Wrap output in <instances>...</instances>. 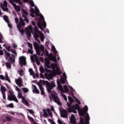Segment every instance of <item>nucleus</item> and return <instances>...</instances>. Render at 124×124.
<instances>
[{
  "mask_svg": "<svg viewBox=\"0 0 124 124\" xmlns=\"http://www.w3.org/2000/svg\"><path fill=\"white\" fill-rule=\"evenodd\" d=\"M14 0L15 1V2L20 4V5H22V3H21V1H20V0ZM23 1L24 2H28V1H29L31 6L30 9V11L31 12L30 15L31 17L33 18V17H34V14L36 15V16H39L40 19L37 20V25L38 28H39V29H40V30L43 31L42 27H44V28L46 29V22H45V20H44V17L43 16H42V15L39 12V10L38 9L37 7L34 5V3L32 0H23Z\"/></svg>",
  "mask_w": 124,
  "mask_h": 124,
  "instance_id": "obj_1",
  "label": "nucleus"
},
{
  "mask_svg": "<svg viewBox=\"0 0 124 124\" xmlns=\"http://www.w3.org/2000/svg\"><path fill=\"white\" fill-rule=\"evenodd\" d=\"M67 105L68 107V111L70 113H72L73 112L75 114H76V113H77L76 110H78L79 116H84L85 119L83 118H80V123L78 124H90V115H89V113L87 112L89 109L88 106H85L82 109L80 108L79 105L77 104H76L75 105L70 106V104L67 102Z\"/></svg>",
  "mask_w": 124,
  "mask_h": 124,
  "instance_id": "obj_2",
  "label": "nucleus"
},
{
  "mask_svg": "<svg viewBox=\"0 0 124 124\" xmlns=\"http://www.w3.org/2000/svg\"><path fill=\"white\" fill-rule=\"evenodd\" d=\"M50 61L48 59H46L45 62V68L46 73L45 74V76L47 78H51L53 76L59 75L61 74L59 65L57 63H51L50 66Z\"/></svg>",
  "mask_w": 124,
  "mask_h": 124,
  "instance_id": "obj_3",
  "label": "nucleus"
},
{
  "mask_svg": "<svg viewBox=\"0 0 124 124\" xmlns=\"http://www.w3.org/2000/svg\"><path fill=\"white\" fill-rule=\"evenodd\" d=\"M40 83L41 84H44V85H46V87L47 89V91L49 93V96L50 99H53L54 102H56L58 105H61V102L60 101V100H59V98L58 97V96L55 94V93H52L51 91V90L53 89V88H55L56 87V84L54 82L49 83V82L47 81H45L44 80H40Z\"/></svg>",
  "mask_w": 124,
  "mask_h": 124,
  "instance_id": "obj_4",
  "label": "nucleus"
},
{
  "mask_svg": "<svg viewBox=\"0 0 124 124\" xmlns=\"http://www.w3.org/2000/svg\"><path fill=\"white\" fill-rule=\"evenodd\" d=\"M34 38H35V40L37 41V42H40V40L43 42L44 41V34L42 33L38 29L37 27L35 26V28L34 30V32L33 33ZM40 39V40H39Z\"/></svg>",
  "mask_w": 124,
  "mask_h": 124,
  "instance_id": "obj_5",
  "label": "nucleus"
},
{
  "mask_svg": "<svg viewBox=\"0 0 124 124\" xmlns=\"http://www.w3.org/2000/svg\"><path fill=\"white\" fill-rule=\"evenodd\" d=\"M51 48L54 54V56L51 53L49 54V52H48V51L47 50H45L46 55V56H47L50 61H52V62H57L56 57L59 56L58 51H57V50H56V48L55 47V46L54 45H52L51 46Z\"/></svg>",
  "mask_w": 124,
  "mask_h": 124,
  "instance_id": "obj_6",
  "label": "nucleus"
},
{
  "mask_svg": "<svg viewBox=\"0 0 124 124\" xmlns=\"http://www.w3.org/2000/svg\"><path fill=\"white\" fill-rule=\"evenodd\" d=\"M16 92H18L17 97L18 98L21 99L22 103L25 104L27 106H29V102L26 99V97L22 94V93L20 92L21 90H20L18 87H16Z\"/></svg>",
  "mask_w": 124,
  "mask_h": 124,
  "instance_id": "obj_7",
  "label": "nucleus"
},
{
  "mask_svg": "<svg viewBox=\"0 0 124 124\" xmlns=\"http://www.w3.org/2000/svg\"><path fill=\"white\" fill-rule=\"evenodd\" d=\"M15 22L16 24L18 30H19V31L21 32V34L23 35V33H24V30L22 29V27H24V26H25V22H24L22 18H20V21L18 22H19V19L16 17L15 18Z\"/></svg>",
  "mask_w": 124,
  "mask_h": 124,
  "instance_id": "obj_8",
  "label": "nucleus"
},
{
  "mask_svg": "<svg viewBox=\"0 0 124 124\" xmlns=\"http://www.w3.org/2000/svg\"><path fill=\"white\" fill-rule=\"evenodd\" d=\"M34 46L37 55H39L41 54V56H43V55H44V46L43 45L39 46L37 43H34Z\"/></svg>",
  "mask_w": 124,
  "mask_h": 124,
  "instance_id": "obj_9",
  "label": "nucleus"
},
{
  "mask_svg": "<svg viewBox=\"0 0 124 124\" xmlns=\"http://www.w3.org/2000/svg\"><path fill=\"white\" fill-rule=\"evenodd\" d=\"M9 93H10V94L8 95V100H10V101H15L16 103L19 102V100L17 99L16 95L14 94L13 91L11 90H9Z\"/></svg>",
  "mask_w": 124,
  "mask_h": 124,
  "instance_id": "obj_10",
  "label": "nucleus"
},
{
  "mask_svg": "<svg viewBox=\"0 0 124 124\" xmlns=\"http://www.w3.org/2000/svg\"><path fill=\"white\" fill-rule=\"evenodd\" d=\"M57 86L58 89L62 93H67L68 92V88L66 85H64L63 88L62 85H61V83L57 80Z\"/></svg>",
  "mask_w": 124,
  "mask_h": 124,
  "instance_id": "obj_11",
  "label": "nucleus"
},
{
  "mask_svg": "<svg viewBox=\"0 0 124 124\" xmlns=\"http://www.w3.org/2000/svg\"><path fill=\"white\" fill-rule=\"evenodd\" d=\"M5 52V58L6 60L9 59V62H15V56L13 55L12 57H10V53L7 52L5 49H4Z\"/></svg>",
  "mask_w": 124,
  "mask_h": 124,
  "instance_id": "obj_12",
  "label": "nucleus"
},
{
  "mask_svg": "<svg viewBox=\"0 0 124 124\" xmlns=\"http://www.w3.org/2000/svg\"><path fill=\"white\" fill-rule=\"evenodd\" d=\"M25 31L27 37H31V32H32V28H31V25H30L29 27L26 28Z\"/></svg>",
  "mask_w": 124,
  "mask_h": 124,
  "instance_id": "obj_13",
  "label": "nucleus"
},
{
  "mask_svg": "<svg viewBox=\"0 0 124 124\" xmlns=\"http://www.w3.org/2000/svg\"><path fill=\"white\" fill-rule=\"evenodd\" d=\"M43 112H44V116L45 117V118L48 117V116H50L51 118L53 117V114H52V112H51L50 109L47 108L46 109H44Z\"/></svg>",
  "mask_w": 124,
  "mask_h": 124,
  "instance_id": "obj_14",
  "label": "nucleus"
},
{
  "mask_svg": "<svg viewBox=\"0 0 124 124\" xmlns=\"http://www.w3.org/2000/svg\"><path fill=\"white\" fill-rule=\"evenodd\" d=\"M19 63L20 65H26L27 62H26V57L25 56H20L19 58Z\"/></svg>",
  "mask_w": 124,
  "mask_h": 124,
  "instance_id": "obj_15",
  "label": "nucleus"
},
{
  "mask_svg": "<svg viewBox=\"0 0 124 124\" xmlns=\"http://www.w3.org/2000/svg\"><path fill=\"white\" fill-rule=\"evenodd\" d=\"M0 79H1V80H6V81H8L9 83H11V81L10 80L9 77H8V75L6 72L5 74V78L4 76H3V75H0Z\"/></svg>",
  "mask_w": 124,
  "mask_h": 124,
  "instance_id": "obj_16",
  "label": "nucleus"
},
{
  "mask_svg": "<svg viewBox=\"0 0 124 124\" xmlns=\"http://www.w3.org/2000/svg\"><path fill=\"white\" fill-rule=\"evenodd\" d=\"M0 5L3 11H8V8H7V2L6 0H4L3 3H1Z\"/></svg>",
  "mask_w": 124,
  "mask_h": 124,
  "instance_id": "obj_17",
  "label": "nucleus"
},
{
  "mask_svg": "<svg viewBox=\"0 0 124 124\" xmlns=\"http://www.w3.org/2000/svg\"><path fill=\"white\" fill-rule=\"evenodd\" d=\"M60 115L62 118H67V111L63 108L60 110Z\"/></svg>",
  "mask_w": 124,
  "mask_h": 124,
  "instance_id": "obj_18",
  "label": "nucleus"
},
{
  "mask_svg": "<svg viewBox=\"0 0 124 124\" xmlns=\"http://www.w3.org/2000/svg\"><path fill=\"white\" fill-rule=\"evenodd\" d=\"M22 16L23 18H24V20L26 22V23H29V19L27 18V16L28 15V12L25 10L22 9Z\"/></svg>",
  "mask_w": 124,
  "mask_h": 124,
  "instance_id": "obj_19",
  "label": "nucleus"
},
{
  "mask_svg": "<svg viewBox=\"0 0 124 124\" xmlns=\"http://www.w3.org/2000/svg\"><path fill=\"white\" fill-rule=\"evenodd\" d=\"M10 2L12 3L13 6H14L16 11H20L21 7L19 5H16L15 3L13 2V0H10Z\"/></svg>",
  "mask_w": 124,
  "mask_h": 124,
  "instance_id": "obj_20",
  "label": "nucleus"
},
{
  "mask_svg": "<svg viewBox=\"0 0 124 124\" xmlns=\"http://www.w3.org/2000/svg\"><path fill=\"white\" fill-rule=\"evenodd\" d=\"M66 74H65V73H63L62 74V77L61 78V82L62 84H66Z\"/></svg>",
  "mask_w": 124,
  "mask_h": 124,
  "instance_id": "obj_21",
  "label": "nucleus"
},
{
  "mask_svg": "<svg viewBox=\"0 0 124 124\" xmlns=\"http://www.w3.org/2000/svg\"><path fill=\"white\" fill-rule=\"evenodd\" d=\"M1 92L2 94V97L3 99H6V96L5 95V92H6V88L5 87L1 86L0 88Z\"/></svg>",
  "mask_w": 124,
  "mask_h": 124,
  "instance_id": "obj_22",
  "label": "nucleus"
},
{
  "mask_svg": "<svg viewBox=\"0 0 124 124\" xmlns=\"http://www.w3.org/2000/svg\"><path fill=\"white\" fill-rule=\"evenodd\" d=\"M70 122L71 124H76V118H75V116L74 115L72 114L71 116V117L70 118Z\"/></svg>",
  "mask_w": 124,
  "mask_h": 124,
  "instance_id": "obj_23",
  "label": "nucleus"
},
{
  "mask_svg": "<svg viewBox=\"0 0 124 124\" xmlns=\"http://www.w3.org/2000/svg\"><path fill=\"white\" fill-rule=\"evenodd\" d=\"M15 81L18 87H22V78L21 77L18 78V79H16Z\"/></svg>",
  "mask_w": 124,
  "mask_h": 124,
  "instance_id": "obj_24",
  "label": "nucleus"
},
{
  "mask_svg": "<svg viewBox=\"0 0 124 124\" xmlns=\"http://www.w3.org/2000/svg\"><path fill=\"white\" fill-rule=\"evenodd\" d=\"M3 19L5 21H6V23H7L8 26L10 29H11L12 27H11V24H10V22H9V20H8V17L6 16H3Z\"/></svg>",
  "mask_w": 124,
  "mask_h": 124,
  "instance_id": "obj_25",
  "label": "nucleus"
},
{
  "mask_svg": "<svg viewBox=\"0 0 124 124\" xmlns=\"http://www.w3.org/2000/svg\"><path fill=\"white\" fill-rule=\"evenodd\" d=\"M32 90L33 93H39V90L37 89V88L34 85L32 86Z\"/></svg>",
  "mask_w": 124,
  "mask_h": 124,
  "instance_id": "obj_26",
  "label": "nucleus"
},
{
  "mask_svg": "<svg viewBox=\"0 0 124 124\" xmlns=\"http://www.w3.org/2000/svg\"><path fill=\"white\" fill-rule=\"evenodd\" d=\"M7 50L9 52H12L13 54H14L15 56H17V52H16V51L11 49V47L10 46L7 47Z\"/></svg>",
  "mask_w": 124,
  "mask_h": 124,
  "instance_id": "obj_27",
  "label": "nucleus"
},
{
  "mask_svg": "<svg viewBox=\"0 0 124 124\" xmlns=\"http://www.w3.org/2000/svg\"><path fill=\"white\" fill-rule=\"evenodd\" d=\"M38 86L40 90L41 94H42V95H43V94H44V88H43L41 84L39 83L38 84Z\"/></svg>",
  "mask_w": 124,
  "mask_h": 124,
  "instance_id": "obj_28",
  "label": "nucleus"
},
{
  "mask_svg": "<svg viewBox=\"0 0 124 124\" xmlns=\"http://www.w3.org/2000/svg\"><path fill=\"white\" fill-rule=\"evenodd\" d=\"M68 100H69L70 104H72V103H73V102H74V100L71 97L68 96Z\"/></svg>",
  "mask_w": 124,
  "mask_h": 124,
  "instance_id": "obj_29",
  "label": "nucleus"
},
{
  "mask_svg": "<svg viewBox=\"0 0 124 124\" xmlns=\"http://www.w3.org/2000/svg\"><path fill=\"white\" fill-rule=\"evenodd\" d=\"M18 74L20 76H23L24 74H25V73L24 72V71H23V70H20L19 71H18Z\"/></svg>",
  "mask_w": 124,
  "mask_h": 124,
  "instance_id": "obj_30",
  "label": "nucleus"
},
{
  "mask_svg": "<svg viewBox=\"0 0 124 124\" xmlns=\"http://www.w3.org/2000/svg\"><path fill=\"white\" fill-rule=\"evenodd\" d=\"M61 96L63 98V99L65 100V101H67V98L66 97V96L63 94V93H61Z\"/></svg>",
  "mask_w": 124,
  "mask_h": 124,
  "instance_id": "obj_31",
  "label": "nucleus"
},
{
  "mask_svg": "<svg viewBox=\"0 0 124 124\" xmlns=\"http://www.w3.org/2000/svg\"><path fill=\"white\" fill-rule=\"evenodd\" d=\"M69 90H70L71 92H72L73 94V93H75V90L73 89V88L71 87V86H68Z\"/></svg>",
  "mask_w": 124,
  "mask_h": 124,
  "instance_id": "obj_32",
  "label": "nucleus"
},
{
  "mask_svg": "<svg viewBox=\"0 0 124 124\" xmlns=\"http://www.w3.org/2000/svg\"><path fill=\"white\" fill-rule=\"evenodd\" d=\"M29 71V72L30 73V75H33V74H34V72L32 70V69L30 68Z\"/></svg>",
  "mask_w": 124,
  "mask_h": 124,
  "instance_id": "obj_33",
  "label": "nucleus"
},
{
  "mask_svg": "<svg viewBox=\"0 0 124 124\" xmlns=\"http://www.w3.org/2000/svg\"><path fill=\"white\" fill-rule=\"evenodd\" d=\"M11 63H13V62H7L6 63V65L8 68H10V67H11V65L10 64Z\"/></svg>",
  "mask_w": 124,
  "mask_h": 124,
  "instance_id": "obj_34",
  "label": "nucleus"
},
{
  "mask_svg": "<svg viewBox=\"0 0 124 124\" xmlns=\"http://www.w3.org/2000/svg\"><path fill=\"white\" fill-rule=\"evenodd\" d=\"M40 72H41V73H44V68H43V67H42V66H41L40 67Z\"/></svg>",
  "mask_w": 124,
  "mask_h": 124,
  "instance_id": "obj_35",
  "label": "nucleus"
},
{
  "mask_svg": "<svg viewBox=\"0 0 124 124\" xmlns=\"http://www.w3.org/2000/svg\"><path fill=\"white\" fill-rule=\"evenodd\" d=\"M31 58L32 60V61H33V62H34V60H36V55H34V56H31Z\"/></svg>",
  "mask_w": 124,
  "mask_h": 124,
  "instance_id": "obj_36",
  "label": "nucleus"
},
{
  "mask_svg": "<svg viewBox=\"0 0 124 124\" xmlns=\"http://www.w3.org/2000/svg\"><path fill=\"white\" fill-rule=\"evenodd\" d=\"M2 39H3V37H2V35L0 33V43H3Z\"/></svg>",
  "mask_w": 124,
  "mask_h": 124,
  "instance_id": "obj_37",
  "label": "nucleus"
},
{
  "mask_svg": "<svg viewBox=\"0 0 124 124\" xmlns=\"http://www.w3.org/2000/svg\"><path fill=\"white\" fill-rule=\"evenodd\" d=\"M32 76H33V78H34V79H35V78H37V77H38L39 75L38 74L36 73L34 75V74H33V75H32Z\"/></svg>",
  "mask_w": 124,
  "mask_h": 124,
  "instance_id": "obj_38",
  "label": "nucleus"
},
{
  "mask_svg": "<svg viewBox=\"0 0 124 124\" xmlns=\"http://www.w3.org/2000/svg\"><path fill=\"white\" fill-rule=\"evenodd\" d=\"M23 91L24 93H28L29 89L28 88H23Z\"/></svg>",
  "mask_w": 124,
  "mask_h": 124,
  "instance_id": "obj_39",
  "label": "nucleus"
},
{
  "mask_svg": "<svg viewBox=\"0 0 124 124\" xmlns=\"http://www.w3.org/2000/svg\"><path fill=\"white\" fill-rule=\"evenodd\" d=\"M28 52L29 54H32V48L28 49Z\"/></svg>",
  "mask_w": 124,
  "mask_h": 124,
  "instance_id": "obj_40",
  "label": "nucleus"
},
{
  "mask_svg": "<svg viewBox=\"0 0 124 124\" xmlns=\"http://www.w3.org/2000/svg\"><path fill=\"white\" fill-rule=\"evenodd\" d=\"M27 110L29 112V113H30V114H32V115H33V113H34V112H33V110L29 109H28Z\"/></svg>",
  "mask_w": 124,
  "mask_h": 124,
  "instance_id": "obj_41",
  "label": "nucleus"
},
{
  "mask_svg": "<svg viewBox=\"0 0 124 124\" xmlns=\"http://www.w3.org/2000/svg\"><path fill=\"white\" fill-rule=\"evenodd\" d=\"M48 122H49V123H50L51 124H56V123H55V122L51 119H48Z\"/></svg>",
  "mask_w": 124,
  "mask_h": 124,
  "instance_id": "obj_42",
  "label": "nucleus"
},
{
  "mask_svg": "<svg viewBox=\"0 0 124 124\" xmlns=\"http://www.w3.org/2000/svg\"><path fill=\"white\" fill-rule=\"evenodd\" d=\"M76 102H77V103H78V104H81V102H80V101H79V100H78V99L76 98V97H74Z\"/></svg>",
  "mask_w": 124,
  "mask_h": 124,
  "instance_id": "obj_43",
  "label": "nucleus"
},
{
  "mask_svg": "<svg viewBox=\"0 0 124 124\" xmlns=\"http://www.w3.org/2000/svg\"><path fill=\"white\" fill-rule=\"evenodd\" d=\"M28 46L30 48V49H32V45H31V44L28 43Z\"/></svg>",
  "mask_w": 124,
  "mask_h": 124,
  "instance_id": "obj_44",
  "label": "nucleus"
},
{
  "mask_svg": "<svg viewBox=\"0 0 124 124\" xmlns=\"http://www.w3.org/2000/svg\"><path fill=\"white\" fill-rule=\"evenodd\" d=\"M8 106L9 107H10V108H13V107H14L13 104H12V103L8 105Z\"/></svg>",
  "mask_w": 124,
  "mask_h": 124,
  "instance_id": "obj_45",
  "label": "nucleus"
},
{
  "mask_svg": "<svg viewBox=\"0 0 124 124\" xmlns=\"http://www.w3.org/2000/svg\"><path fill=\"white\" fill-rule=\"evenodd\" d=\"M13 47L14 48H17V45L16 43H13Z\"/></svg>",
  "mask_w": 124,
  "mask_h": 124,
  "instance_id": "obj_46",
  "label": "nucleus"
},
{
  "mask_svg": "<svg viewBox=\"0 0 124 124\" xmlns=\"http://www.w3.org/2000/svg\"><path fill=\"white\" fill-rule=\"evenodd\" d=\"M6 120L8 121V122H10L11 121V118L9 117H6Z\"/></svg>",
  "mask_w": 124,
  "mask_h": 124,
  "instance_id": "obj_47",
  "label": "nucleus"
},
{
  "mask_svg": "<svg viewBox=\"0 0 124 124\" xmlns=\"http://www.w3.org/2000/svg\"><path fill=\"white\" fill-rule=\"evenodd\" d=\"M3 55V51L2 50H0V56Z\"/></svg>",
  "mask_w": 124,
  "mask_h": 124,
  "instance_id": "obj_48",
  "label": "nucleus"
},
{
  "mask_svg": "<svg viewBox=\"0 0 124 124\" xmlns=\"http://www.w3.org/2000/svg\"><path fill=\"white\" fill-rule=\"evenodd\" d=\"M36 63L38 65H39V64H40V62H39V61L36 60Z\"/></svg>",
  "mask_w": 124,
  "mask_h": 124,
  "instance_id": "obj_49",
  "label": "nucleus"
},
{
  "mask_svg": "<svg viewBox=\"0 0 124 124\" xmlns=\"http://www.w3.org/2000/svg\"><path fill=\"white\" fill-rule=\"evenodd\" d=\"M51 111H55V109L54 108V107L53 106L51 107Z\"/></svg>",
  "mask_w": 124,
  "mask_h": 124,
  "instance_id": "obj_50",
  "label": "nucleus"
},
{
  "mask_svg": "<svg viewBox=\"0 0 124 124\" xmlns=\"http://www.w3.org/2000/svg\"><path fill=\"white\" fill-rule=\"evenodd\" d=\"M31 24L33 26H35V23H34V21H32Z\"/></svg>",
  "mask_w": 124,
  "mask_h": 124,
  "instance_id": "obj_51",
  "label": "nucleus"
},
{
  "mask_svg": "<svg viewBox=\"0 0 124 124\" xmlns=\"http://www.w3.org/2000/svg\"><path fill=\"white\" fill-rule=\"evenodd\" d=\"M40 76H41V78H43V79H44V77L43 76V75H41Z\"/></svg>",
  "mask_w": 124,
  "mask_h": 124,
  "instance_id": "obj_52",
  "label": "nucleus"
},
{
  "mask_svg": "<svg viewBox=\"0 0 124 124\" xmlns=\"http://www.w3.org/2000/svg\"><path fill=\"white\" fill-rule=\"evenodd\" d=\"M46 32H47V33H49V30L46 29Z\"/></svg>",
  "mask_w": 124,
  "mask_h": 124,
  "instance_id": "obj_53",
  "label": "nucleus"
},
{
  "mask_svg": "<svg viewBox=\"0 0 124 124\" xmlns=\"http://www.w3.org/2000/svg\"><path fill=\"white\" fill-rule=\"evenodd\" d=\"M11 114L12 115H14V112H13V111L11 112Z\"/></svg>",
  "mask_w": 124,
  "mask_h": 124,
  "instance_id": "obj_54",
  "label": "nucleus"
},
{
  "mask_svg": "<svg viewBox=\"0 0 124 124\" xmlns=\"http://www.w3.org/2000/svg\"><path fill=\"white\" fill-rule=\"evenodd\" d=\"M0 86H1V81L0 80Z\"/></svg>",
  "mask_w": 124,
  "mask_h": 124,
  "instance_id": "obj_55",
  "label": "nucleus"
},
{
  "mask_svg": "<svg viewBox=\"0 0 124 124\" xmlns=\"http://www.w3.org/2000/svg\"><path fill=\"white\" fill-rule=\"evenodd\" d=\"M57 60L59 61L60 60V57H58Z\"/></svg>",
  "mask_w": 124,
  "mask_h": 124,
  "instance_id": "obj_56",
  "label": "nucleus"
},
{
  "mask_svg": "<svg viewBox=\"0 0 124 124\" xmlns=\"http://www.w3.org/2000/svg\"><path fill=\"white\" fill-rule=\"evenodd\" d=\"M0 49H1V46L0 45Z\"/></svg>",
  "mask_w": 124,
  "mask_h": 124,
  "instance_id": "obj_57",
  "label": "nucleus"
},
{
  "mask_svg": "<svg viewBox=\"0 0 124 124\" xmlns=\"http://www.w3.org/2000/svg\"><path fill=\"white\" fill-rule=\"evenodd\" d=\"M0 15H1V12H0Z\"/></svg>",
  "mask_w": 124,
  "mask_h": 124,
  "instance_id": "obj_58",
  "label": "nucleus"
}]
</instances>
